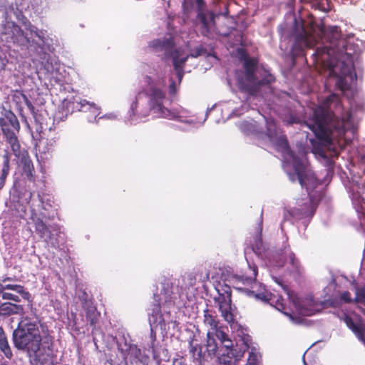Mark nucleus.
<instances>
[{
    "instance_id": "nucleus-52",
    "label": "nucleus",
    "mask_w": 365,
    "mask_h": 365,
    "mask_svg": "<svg viewBox=\"0 0 365 365\" xmlns=\"http://www.w3.org/2000/svg\"><path fill=\"white\" fill-rule=\"evenodd\" d=\"M4 291V284H0V294L2 295L4 293H5Z\"/></svg>"
},
{
    "instance_id": "nucleus-12",
    "label": "nucleus",
    "mask_w": 365,
    "mask_h": 365,
    "mask_svg": "<svg viewBox=\"0 0 365 365\" xmlns=\"http://www.w3.org/2000/svg\"><path fill=\"white\" fill-rule=\"evenodd\" d=\"M21 163V175L24 180L36 185L41 181L44 183V180H39L33 163L28 152L22 153L20 158Z\"/></svg>"
},
{
    "instance_id": "nucleus-48",
    "label": "nucleus",
    "mask_w": 365,
    "mask_h": 365,
    "mask_svg": "<svg viewBox=\"0 0 365 365\" xmlns=\"http://www.w3.org/2000/svg\"><path fill=\"white\" fill-rule=\"evenodd\" d=\"M29 110H30V112L31 113V114L35 116L36 115V111H35V107L34 106L33 104H31V105H29V106H27Z\"/></svg>"
},
{
    "instance_id": "nucleus-7",
    "label": "nucleus",
    "mask_w": 365,
    "mask_h": 365,
    "mask_svg": "<svg viewBox=\"0 0 365 365\" xmlns=\"http://www.w3.org/2000/svg\"><path fill=\"white\" fill-rule=\"evenodd\" d=\"M76 111L88 113L86 117L88 121L96 120L100 113L99 109L95 103H90L86 99L78 100L73 97L63 102L61 108L55 114V120L63 121L69 114Z\"/></svg>"
},
{
    "instance_id": "nucleus-19",
    "label": "nucleus",
    "mask_w": 365,
    "mask_h": 365,
    "mask_svg": "<svg viewBox=\"0 0 365 365\" xmlns=\"http://www.w3.org/2000/svg\"><path fill=\"white\" fill-rule=\"evenodd\" d=\"M244 352L241 349H232L223 351L217 359L218 365H237L243 356Z\"/></svg>"
},
{
    "instance_id": "nucleus-35",
    "label": "nucleus",
    "mask_w": 365,
    "mask_h": 365,
    "mask_svg": "<svg viewBox=\"0 0 365 365\" xmlns=\"http://www.w3.org/2000/svg\"><path fill=\"white\" fill-rule=\"evenodd\" d=\"M216 29L220 34L223 36H228L232 33V30L237 31L232 27L224 28L223 26H219L218 27H216Z\"/></svg>"
},
{
    "instance_id": "nucleus-50",
    "label": "nucleus",
    "mask_w": 365,
    "mask_h": 365,
    "mask_svg": "<svg viewBox=\"0 0 365 365\" xmlns=\"http://www.w3.org/2000/svg\"><path fill=\"white\" fill-rule=\"evenodd\" d=\"M176 73H177V76H178L179 81H181L182 76H183L182 70H178V71H176Z\"/></svg>"
},
{
    "instance_id": "nucleus-6",
    "label": "nucleus",
    "mask_w": 365,
    "mask_h": 365,
    "mask_svg": "<svg viewBox=\"0 0 365 365\" xmlns=\"http://www.w3.org/2000/svg\"><path fill=\"white\" fill-rule=\"evenodd\" d=\"M327 38L329 40V45L317 47L313 53L317 61L324 62L331 56H334L336 58H339L344 54L351 56L347 52L346 41L341 38V32L338 31L337 27L331 29Z\"/></svg>"
},
{
    "instance_id": "nucleus-42",
    "label": "nucleus",
    "mask_w": 365,
    "mask_h": 365,
    "mask_svg": "<svg viewBox=\"0 0 365 365\" xmlns=\"http://www.w3.org/2000/svg\"><path fill=\"white\" fill-rule=\"evenodd\" d=\"M169 93L170 95H174L176 93V85L174 81L169 86Z\"/></svg>"
},
{
    "instance_id": "nucleus-1",
    "label": "nucleus",
    "mask_w": 365,
    "mask_h": 365,
    "mask_svg": "<svg viewBox=\"0 0 365 365\" xmlns=\"http://www.w3.org/2000/svg\"><path fill=\"white\" fill-rule=\"evenodd\" d=\"M351 118L349 110L344 112L339 118L331 110L319 107L314 110L313 123L308 126L319 140L331 143L333 140L344 136Z\"/></svg>"
},
{
    "instance_id": "nucleus-28",
    "label": "nucleus",
    "mask_w": 365,
    "mask_h": 365,
    "mask_svg": "<svg viewBox=\"0 0 365 365\" xmlns=\"http://www.w3.org/2000/svg\"><path fill=\"white\" fill-rule=\"evenodd\" d=\"M127 356H129L130 360L135 361H142V351L136 344H129L128 348L126 350Z\"/></svg>"
},
{
    "instance_id": "nucleus-27",
    "label": "nucleus",
    "mask_w": 365,
    "mask_h": 365,
    "mask_svg": "<svg viewBox=\"0 0 365 365\" xmlns=\"http://www.w3.org/2000/svg\"><path fill=\"white\" fill-rule=\"evenodd\" d=\"M189 351L195 361H201L202 359V346L194 344L193 339L189 341Z\"/></svg>"
},
{
    "instance_id": "nucleus-40",
    "label": "nucleus",
    "mask_w": 365,
    "mask_h": 365,
    "mask_svg": "<svg viewBox=\"0 0 365 365\" xmlns=\"http://www.w3.org/2000/svg\"><path fill=\"white\" fill-rule=\"evenodd\" d=\"M341 299L346 303H351L354 302V299L351 298V294L348 291L344 292L341 295Z\"/></svg>"
},
{
    "instance_id": "nucleus-56",
    "label": "nucleus",
    "mask_w": 365,
    "mask_h": 365,
    "mask_svg": "<svg viewBox=\"0 0 365 365\" xmlns=\"http://www.w3.org/2000/svg\"><path fill=\"white\" fill-rule=\"evenodd\" d=\"M45 334V337L47 338V336H48L49 338H51V336L48 334V331L46 332Z\"/></svg>"
},
{
    "instance_id": "nucleus-16",
    "label": "nucleus",
    "mask_w": 365,
    "mask_h": 365,
    "mask_svg": "<svg viewBox=\"0 0 365 365\" xmlns=\"http://www.w3.org/2000/svg\"><path fill=\"white\" fill-rule=\"evenodd\" d=\"M316 43V39L313 34L307 31L304 26L301 31L295 34L294 47H299L300 51L304 47L311 48Z\"/></svg>"
},
{
    "instance_id": "nucleus-20",
    "label": "nucleus",
    "mask_w": 365,
    "mask_h": 365,
    "mask_svg": "<svg viewBox=\"0 0 365 365\" xmlns=\"http://www.w3.org/2000/svg\"><path fill=\"white\" fill-rule=\"evenodd\" d=\"M344 322L358 339L365 345V324L361 321L355 322L350 316L346 314L344 316Z\"/></svg>"
},
{
    "instance_id": "nucleus-58",
    "label": "nucleus",
    "mask_w": 365,
    "mask_h": 365,
    "mask_svg": "<svg viewBox=\"0 0 365 365\" xmlns=\"http://www.w3.org/2000/svg\"><path fill=\"white\" fill-rule=\"evenodd\" d=\"M290 179H291L292 181H294V175H290Z\"/></svg>"
},
{
    "instance_id": "nucleus-22",
    "label": "nucleus",
    "mask_w": 365,
    "mask_h": 365,
    "mask_svg": "<svg viewBox=\"0 0 365 365\" xmlns=\"http://www.w3.org/2000/svg\"><path fill=\"white\" fill-rule=\"evenodd\" d=\"M11 157V153L5 150L2 155L1 170L0 172V190L4 187L6 180L9 174Z\"/></svg>"
},
{
    "instance_id": "nucleus-9",
    "label": "nucleus",
    "mask_w": 365,
    "mask_h": 365,
    "mask_svg": "<svg viewBox=\"0 0 365 365\" xmlns=\"http://www.w3.org/2000/svg\"><path fill=\"white\" fill-rule=\"evenodd\" d=\"M293 168L299 184L302 187L306 188L308 196L310 195L317 196L319 193H313V190L319 185V182L314 174L307 169L302 159H296L293 163Z\"/></svg>"
},
{
    "instance_id": "nucleus-21",
    "label": "nucleus",
    "mask_w": 365,
    "mask_h": 365,
    "mask_svg": "<svg viewBox=\"0 0 365 365\" xmlns=\"http://www.w3.org/2000/svg\"><path fill=\"white\" fill-rule=\"evenodd\" d=\"M24 313V307L11 302H4L0 304V316L9 317Z\"/></svg>"
},
{
    "instance_id": "nucleus-44",
    "label": "nucleus",
    "mask_w": 365,
    "mask_h": 365,
    "mask_svg": "<svg viewBox=\"0 0 365 365\" xmlns=\"http://www.w3.org/2000/svg\"><path fill=\"white\" fill-rule=\"evenodd\" d=\"M279 284H280L283 289V290L285 292V293H287V294L290 297L291 296V292L290 290L289 289L287 285H283L282 284L279 282L278 281H276Z\"/></svg>"
},
{
    "instance_id": "nucleus-17",
    "label": "nucleus",
    "mask_w": 365,
    "mask_h": 365,
    "mask_svg": "<svg viewBox=\"0 0 365 365\" xmlns=\"http://www.w3.org/2000/svg\"><path fill=\"white\" fill-rule=\"evenodd\" d=\"M215 15L213 12L198 11L197 18L202 25L200 33L202 36H207L212 27H215Z\"/></svg>"
},
{
    "instance_id": "nucleus-24",
    "label": "nucleus",
    "mask_w": 365,
    "mask_h": 365,
    "mask_svg": "<svg viewBox=\"0 0 365 365\" xmlns=\"http://www.w3.org/2000/svg\"><path fill=\"white\" fill-rule=\"evenodd\" d=\"M256 297L257 298H259V299L264 300V301L271 300L272 303H274V306L277 310H279L284 314H287L284 312V310L286 309V304L284 303V299L281 296L279 297L276 299H275V297H271L270 298H267V297L264 294H256Z\"/></svg>"
},
{
    "instance_id": "nucleus-30",
    "label": "nucleus",
    "mask_w": 365,
    "mask_h": 365,
    "mask_svg": "<svg viewBox=\"0 0 365 365\" xmlns=\"http://www.w3.org/2000/svg\"><path fill=\"white\" fill-rule=\"evenodd\" d=\"M355 298L354 302L356 303H364L365 302V287H356Z\"/></svg>"
},
{
    "instance_id": "nucleus-60",
    "label": "nucleus",
    "mask_w": 365,
    "mask_h": 365,
    "mask_svg": "<svg viewBox=\"0 0 365 365\" xmlns=\"http://www.w3.org/2000/svg\"><path fill=\"white\" fill-rule=\"evenodd\" d=\"M1 365H8L6 363H3Z\"/></svg>"
},
{
    "instance_id": "nucleus-5",
    "label": "nucleus",
    "mask_w": 365,
    "mask_h": 365,
    "mask_svg": "<svg viewBox=\"0 0 365 365\" xmlns=\"http://www.w3.org/2000/svg\"><path fill=\"white\" fill-rule=\"evenodd\" d=\"M20 129V123L14 113L4 109L0 116V130L15 155H19L21 148L18 138Z\"/></svg>"
},
{
    "instance_id": "nucleus-4",
    "label": "nucleus",
    "mask_w": 365,
    "mask_h": 365,
    "mask_svg": "<svg viewBox=\"0 0 365 365\" xmlns=\"http://www.w3.org/2000/svg\"><path fill=\"white\" fill-rule=\"evenodd\" d=\"M148 97L149 108L145 110H138V97L131 105V109L134 114L141 117H146L150 111L158 118H172L173 115L171 111L163 106V100L165 98V93L160 88L150 86L147 93Z\"/></svg>"
},
{
    "instance_id": "nucleus-53",
    "label": "nucleus",
    "mask_w": 365,
    "mask_h": 365,
    "mask_svg": "<svg viewBox=\"0 0 365 365\" xmlns=\"http://www.w3.org/2000/svg\"><path fill=\"white\" fill-rule=\"evenodd\" d=\"M146 80L147 82L150 84V83L152 81V78L149 76H146Z\"/></svg>"
},
{
    "instance_id": "nucleus-39",
    "label": "nucleus",
    "mask_w": 365,
    "mask_h": 365,
    "mask_svg": "<svg viewBox=\"0 0 365 365\" xmlns=\"http://www.w3.org/2000/svg\"><path fill=\"white\" fill-rule=\"evenodd\" d=\"M215 336L219 339L220 343L222 342L223 341H225V339H227V338H229L228 335L225 331L219 329L218 328L217 329H215Z\"/></svg>"
},
{
    "instance_id": "nucleus-38",
    "label": "nucleus",
    "mask_w": 365,
    "mask_h": 365,
    "mask_svg": "<svg viewBox=\"0 0 365 365\" xmlns=\"http://www.w3.org/2000/svg\"><path fill=\"white\" fill-rule=\"evenodd\" d=\"M289 263L294 268H298L299 265V260L296 258L294 253L290 252L288 255Z\"/></svg>"
},
{
    "instance_id": "nucleus-25",
    "label": "nucleus",
    "mask_w": 365,
    "mask_h": 365,
    "mask_svg": "<svg viewBox=\"0 0 365 365\" xmlns=\"http://www.w3.org/2000/svg\"><path fill=\"white\" fill-rule=\"evenodd\" d=\"M101 317L100 312H98L95 307L88 306L86 309V318L91 327H95L99 322Z\"/></svg>"
},
{
    "instance_id": "nucleus-15",
    "label": "nucleus",
    "mask_w": 365,
    "mask_h": 365,
    "mask_svg": "<svg viewBox=\"0 0 365 365\" xmlns=\"http://www.w3.org/2000/svg\"><path fill=\"white\" fill-rule=\"evenodd\" d=\"M257 275V267L250 266L249 264L246 268L233 275V279L236 282H240L245 286L252 287L253 284L256 283V277Z\"/></svg>"
},
{
    "instance_id": "nucleus-8",
    "label": "nucleus",
    "mask_w": 365,
    "mask_h": 365,
    "mask_svg": "<svg viewBox=\"0 0 365 365\" xmlns=\"http://www.w3.org/2000/svg\"><path fill=\"white\" fill-rule=\"evenodd\" d=\"M41 208L39 210L31 209L30 220L34 225L35 232L41 240L48 242L53 238L52 232H57L58 228L57 225H50L46 224V221L53 219V215H51L48 209L43 205L42 198L40 199Z\"/></svg>"
},
{
    "instance_id": "nucleus-47",
    "label": "nucleus",
    "mask_w": 365,
    "mask_h": 365,
    "mask_svg": "<svg viewBox=\"0 0 365 365\" xmlns=\"http://www.w3.org/2000/svg\"><path fill=\"white\" fill-rule=\"evenodd\" d=\"M196 4H197V6L199 9V11H202V7L205 4V2L203 0H196Z\"/></svg>"
},
{
    "instance_id": "nucleus-43",
    "label": "nucleus",
    "mask_w": 365,
    "mask_h": 365,
    "mask_svg": "<svg viewBox=\"0 0 365 365\" xmlns=\"http://www.w3.org/2000/svg\"><path fill=\"white\" fill-rule=\"evenodd\" d=\"M267 135H269V138L272 137V135H273V133H272L271 132V127H275V124L273 122V120H270V121H267Z\"/></svg>"
},
{
    "instance_id": "nucleus-29",
    "label": "nucleus",
    "mask_w": 365,
    "mask_h": 365,
    "mask_svg": "<svg viewBox=\"0 0 365 365\" xmlns=\"http://www.w3.org/2000/svg\"><path fill=\"white\" fill-rule=\"evenodd\" d=\"M206 348L209 355H215L218 349L217 341L210 331L207 334Z\"/></svg>"
},
{
    "instance_id": "nucleus-34",
    "label": "nucleus",
    "mask_w": 365,
    "mask_h": 365,
    "mask_svg": "<svg viewBox=\"0 0 365 365\" xmlns=\"http://www.w3.org/2000/svg\"><path fill=\"white\" fill-rule=\"evenodd\" d=\"M221 344L225 348L224 351L227 352L228 351L232 350V349H240L237 346L235 347L233 346L232 341L230 338H227V339H225V341L221 342Z\"/></svg>"
},
{
    "instance_id": "nucleus-55",
    "label": "nucleus",
    "mask_w": 365,
    "mask_h": 365,
    "mask_svg": "<svg viewBox=\"0 0 365 365\" xmlns=\"http://www.w3.org/2000/svg\"><path fill=\"white\" fill-rule=\"evenodd\" d=\"M6 281H11V278L10 277H6L4 279H3V282H6Z\"/></svg>"
},
{
    "instance_id": "nucleus-46",
    "label": "nucleus",
    "mask_w": 365,
    "mask_h": 365,
    "mask_svg": "<svg viewBox=\"0 0 365 365\" xmlns=\"http://www.w3.org/2000/svg\"><path fill=\"white\" fill-rule=\"evenodd\" d=\"M4 290L6 289H8V290H15L16 287V284H6V285H4Z\"/></svg>"
},
{
    "instance_id": "nucleus-3",
    "label": "nucleus",
    "mask_w": 365,
    "mask_h": 365,
    "mask_svg": "<svg viewBox=\"0 0 365 365\" xmlns=\"http://www.w3.org/2000/svg\"><path fill=\"white\" fill-rule=\"evenodd\" d=\"M257 61L254 58L247 57L245 59L243 68L245 76L240 82L241 91L247 93L250 96H255L263 86L269 85L275 81L273 75L268 73L262 79L258 80L256 76Z\"/></svg>"
},
{
    "instance_id": "nucleus-23",
    "label": "nucleus",
    "mask_w": 365,
    "mask_h": 365,
    "mask_svg": "<svg viewBox=\"0 0 365 365\" xmlns=\"http://www.w3.org/2000/svg\"><path fill=\"white\" fill-rule=\"evenodd\" d=\"M0 351L4 353L6 358L11 359L13 357V352L9 344L4 329L0 327Z\"/></svg>"
},
{
    "instance_id": "nucleus-10",
    "label": "nucleus",
    "mask_w": 365,
    "mask_h": 365,
    "mask_svg": "<svg viewBox=\"0 0 365 365\" xmlns=\"http://www.w3.org/2000/svg\"><path fill=\"white\" fill-rule=\"evenodd\" d=\"M222 292L218 290L219 296L214 299L218 304L219 311L223 319L229 324L235 322L234 311L235 307L232 306V290L230 286L225 284L222 286Z\"/></svg>"
},
{
    "instance_id": "nucleus-36",
    "label": "nucleus",
    "mask_w": 365,
    "mask_h": 365,
    "mask_svg": "<svg viewBox=\"0 0 365 365\" xmlns=\"http://www.w3.org/2000/svg\"><path fill=\"white\" fill-rule=\"evenodd\" d=\"M3 299L11 300L15 302H20L21 299L19 296L9 292H5L2 294Z\"/></svg>"
},
{
    "instance_id": "nucleus-59",
    "label": "nucleus",
    "mask_w": 365,
    "mask_h": 365,
    "mask_svg": "<svg viewBox=\"0 0 365 365\" xmlns=\"http://www.w3.org/2000/svg\"><path fill=\"white\" fill-rule=\"evenodd\" d=\"M330 98L331 96L328 97L327 99V101L329 102L330 101Z\"/></svg>"
},
{
    "instance_id": "nucleus-54",
    "label": "nucleus",
    "mask_w": 365,
    "mask_h": 365,
    "mask_svg": "<svg viewBox=\"0 0 365 365\" xmlns=\"http://www.w3.org/2000/svg\"><path fill=\"white\" fill-rule=\"evenodd\" d=\"M227 14H228V11H227L225 13V17L226 21H230V19H229V18H228V16H227Z\"/></svg>"
},
{
    "instance_id": "nucleus-32",
    "label": "nucleus",
    "mask_w": 365,
    "mask_h": 365,
    "mask_svg": "<svg viewBox=\"0 0 365 365\" xmlns=\"http://www.w3.org/2000/svg\"><path fill=\"white\" fill-rule=\"evenodd\" d=\"M14 291L19 293L24 299L28 301L30 300L31 294L24 288V286L21 284H16V287Z\"/></svg>"
},
{
    "instance_id": "nucleus-45",
    "label": "nucleus",
    "mask_w": 365,
    "mask_h": 365,
    "mask_svg": "<svg viewBox=\"0 0 365 365\" xmlns=\"http://www.w3.org/2000/svg\"><path fill=\"white\" fill-rule=\"evenodd\" d=\"M204 50L202 48H197L195 54H191L192 57H197L202 54V51Z\"/></svg>"
},
{
    "instance_id": "nucleus-18",
    "label": "nucleus",
    "mask_w": 365,
    "mask_h": 365,
    "mask_svg": "<svg viewBox=\"0 0 365 365\" xmlns=\"http://www.w3.org/2000/svg\"><path fill=\"white\" fill-rule=\"evenodd\" d=\"M275 145L282 153L284 158L292 160L293 165L296 159H302L304 156V153L299 154L300 156L295 155L294 153L291 150L287 138L285 135H280L278 137L275 142Z\"/></svg>"
},
{
    "instance_id": "nucleus-41",
    "label": "nucleus",
    "mask_w": 365,
    "mask_h": 365,
    "mask_svg": "<svg viewBox=\"0 0 365 365\" xmlns=\"http://www.w3.org/2000/svg\"><path fill=\"white\" fill-rule=\"evenodd\" d=\"M172 365H187V363L182 357L179 359H174Z\"/></svg>"
},
{
    "instance_id": "nucleus-57",
    "label": "nucleus",
    "mask_w": 365,
    "mask_h": 365,
    "mask_svg": "<svg viewBox=\"0 0 365 365\" xmlns=\"http://www.w3.org/2000/svg\"><path fill=\"white\" fill-rule=\"evenodd\" d=\"M45 334V337L47 338V336H48L49 338H51V336L48 334V331L46 332Z\"/></svg>"
},
{
    "instance_id": "nucleus-49",
    "label": "nucleus",
    "mask_w": 365,
    "mask_h": 365,
    "mask_svg": "<svg viewBox=\"0 0 365 365\" xmlns=\"http://www.w3.org/2000/svg\"><path fill=\"white\" fill-rule=\"evenodd\" d=\"M242 38H243V34L242 33H239V34L237 36V39H236L237 43L241 44L242 41Z\"/></svg>"
},
{
    "instance_id": "nucleus-37",
    "label": "nucleus",
    "mask_w": 365,
    "mask_h": 365,
    "mask_svg": "<svg viewBox=\"0 0 365 365\" xmlns=\"http://www.w3.org/2000/svg\"><path fill=\"white\" fill-rule=\"evenodd\" d=\"M258 356L256 353L250 351L247 359V365H257Z\"/></svg>"
},
{
    "instance_id": "nucleus-2",
    "label": "nucleus",
    "mask_w": 365,
    "mask_h": 365,
    "mask_svg": "<svg viewBox=\"0 0 365 365\" xmlns=\"http://www.w3.org/2000/svg\"><path fill=\"white\" fill-rule=\"evenodd\" d=\"M48 331L46 326L41 323L37 318L23 317L17 328L12 334L13 344L18 350L26 353L27 356L38 361V352L40 351L43 336L41 334Z\"/></svg>"
},
{
    "instance_id": "nucleus-26",
    "label": "nucleus",
    "mask_w": 365,
    "mask_h": 365,
    "mask_svg": "<svg viewBox=\"0 0 365 365\" xmlns=\"http://www.w3.org/2000/svg\"><path fill=\"white\" fill-rule=\"evenodd\" d=\"M215 313H212L208 309L204 310V323L209 326L213 331L217 329L219 322L216 319Z\"/></svg>"
},
{
    "instance_id": "nucleus-14",
    "label": "nucleus",
    "mask_w": 365,
    "mask_h": 365,
    "mask_svg": "<svg viewBox=\"0 0 365 365\" xmlns=\"http://www.w3.org/2000/svg\"><path fill=\"white\" fill-rule=\"evenodd\" d=\"M149 322L151 326L158 327L164 322L163 316L161 312L160 298L158 294H153V302L148 308Z\"/></svg>"
},
{
    "instance_id": "nucleus-11",
    "label": "nucleus",
    "mask_w": 365,
    "mask_h": 365,
    "mask_svg": "<svg viewBox=\"0 0 365 365\" xmlns=\"http://www.w3.org/2000/svg\"><path fill=\"white\" fill-rule=\"evenodd\" d=\"M322 197L318 194L317 196L310 195L306 199H298L292 210L293 215L299 219L313 217Z\"/></svg>"
},
{
    "instance_id": "nucleus-51",
    "label": "nucleus",
    "mask_w": 365,
    "mask_h": 365,
    "mask_svg": "<svg viewBox=\"0 0 365 365\" xmlns=\"http://www.w3.org/2000/svg\"><path fill=\"white\" fill-rule=\"evenodd\" d=\"M23 102L25 103L26 106H29V105L32 104L31 102L29 100L26 96H25V98H24Z\"/></svg>"
},
{
    "instance_id": "nucleus-31",
    "label": "nucleus",
    "mask_w": 365,
    "mask_h": 365,
    "mask_svg": "<svg viewBox=\"0 0 365 365\" xmlns=\"http://www.w3.org/2000/svg\"><path fill=\"white\" fill-rule=\"evenodd\" d=\"M170 58H173V66L175 71L182 70V66L185 64L187 61V58L179 59L178 56V52L174 53L173 56Z\"/></svg>"
},
{
    "instance_id": "nucleus-13",
    "label": "nucleus",
    "mask_w": 365,
    "mask_h": 365,
    "mask_svg": "<svg viewBox=\"0 0 365 365\" xmlns=\"http://www.w3.org/2000/svg\"><path fill=\"white\" fill-rule=\"evenodd\" d=\"M150 46L156 51H163V56L162 59L165 60L173 56L174 53H177V50L174 48L175 43L173 38H164L163 39H155L150 42Z\"/></svg>"
},
{
    "instance_id": "nucleus-33",
    "label": "nucleus",
    "mask_w": 365,
    "mask_h": 365,
    "mask_svg": "<svg viewBox=\"0 0 365 365\" xmlns=\"http://www.w3.org/2000/svg\"><path fill=\"white\" fill-rule=\"evenodd\" d=\"M25 94L20 91H16L12 95V101L16 104H20L23 102L25 98Z\"/></svg>"
}]
</instances>
